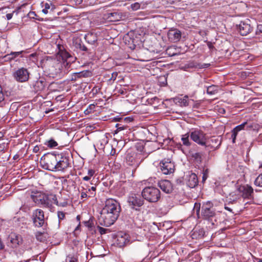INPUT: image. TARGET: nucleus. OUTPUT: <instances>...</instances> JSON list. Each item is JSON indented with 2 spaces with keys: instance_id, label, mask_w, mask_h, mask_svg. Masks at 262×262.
I'll use <instances>...</instances> for the list:
<instances>
[{
  "instance_id": "26",
  "label": "nucleus",
  "mask_w": 262,
  "mask_h": 262,
  "mask_svg": "<svg viewBox=\"0 0 262 262\" xmlns=\"http://www.w3.org/2000/svg\"><path fill=\"white\" fill-rule=\"evenodd\" d=\"M188 157L191 158L192 160L195 161L198 163L201 162V156L198 152H193L192 151H189L187 154Z\"/></svg>"
},
{
  "instance_id": "20",
  "label": "nucleus",
  "mask_w": 262,
  "mask_h": 262,
  "mask_svg": "<svg viewBox=\"0 0 262 262\" xmlns=\"http://www.w3.org/2000/svg\"><path fill=\"white\" fill-rule=\"evenodd\" d=\"M158 186L166 193H170L173 189L171 183L167 180H163L159 181Z\"/></svg>"
},
{
  "instance_id": "54",
  "label": "nucleus",
  "mask_w": 262,
  "mask_h": 262,
  "mask_svg": "<svg viewBox=\"0 0 262 262\" xmlns=\"http://www.w3.org/2000/svg\"><path fill=\"white\" fill-rule=\"evenodd\" d=\"M4 245L3 244L1 240V238H0V250H3L4 248Z\"/></svg>"
},
{
  "instance_id": "15",
  "label": "nucleus",
  "mask_w": 262,
  "mask_h": 262,
  "mask_svg": "<svg viewBox=\"0 0 262 262\" xmlns=\"http://www.w3.org/2000/svg\"><path fill=\"white\" fill-rule=\"evenodd\" d=\"M106 16L109 21L116 22L126 19L128 16V13L117 11L108 13L106 15Z\"/></svg>"
},
{
  "instance_id": "35",
  "label": "nucleus",
  "mask_w": 262,
  "mask_h": 262,
  "mask_svg": "<svg viewBox=\"0 0 262 262\" xmlns=\"http://www.w3.org/2000/svg\"><path fill=\"white\" fill-rule=\"evenodd\" d=\"M48 147H54L58 145V143L53 139H50L45 143Z\"/></svg>"
},
{
  "instance_id": "12",
  "label": "nucleus",
  "mask_w": 262,
  "mask_h": 262,
  "mask_svg": "<svg viewBox=\"0 0 262 262\" xmlns=\"http://www.w3.org/2000/svg\"><path fill=\"white\" fill-rule=\"evenodd\" d=\"M127 202L132 208L137 210V208L143 205L144 201L139 195L132 194L128 197Z\"/></svg>"
},
{
  "instance_id": "57",
  "label": "nucleus",
  "mask_w": 262,
  "mask_h": 262,
  "mask_svg": "<svg viewBox=\"0 0 262 262\" xmlns=\"http://www.w3.org/2000/svg\"><path fill=\"white\" fill-rule=\"evenodd\" d=\"M114 120L116 121H122L123 120V118L121 117H116L114 118Z\"/></svg>"
},
{
  "instance_id": "45",
  "label": "nucleus",
  "mask_w": 262,
  "mask_h": 262,
  "mask_svg": "<svg viewBox=\"0 0 262 262\" xmlns=\"http://www.w3.org/2000/svg\"><path fill=\"white\" fill-rule=\"evenodd\" d=\"M208 172H209L208 169H206L205 171H204L203 176L202 177L203 181H205L207 179Z\"/></svg>"
},
{
  "instance_id": "62",
  "label": "nucleus",
  "mask_w": 262,
  "mask_h": 262,
  "mask_svg": "<svg viewBox=\"0 0 262 262\" xmlns=\"http://www.w3.org/2000/svg\"><path fill=\"white\" fill-rule=\"evenodd\" d=\"M91 190H93V191H95V190H96V187H94V186H92L91 188H89V189H88V191H91Z\"/></svg>"
},
{
  "instance_id": "64",
  "label": "nucleus",
  "mask_w": 262,
  "mask_h": 262,
  "mask_svg": "<svg viewBox=\"0 0 262 262\" xmlns=\"http://www.w3.org/2000/svg\"><path fill=\"white\" fill-rule=\"evenodd\" d=\"M67 203L63 202V203L60 204V205L62 206V207H64V206H66L67 205Z\"/></svg>"
},
{
  "instance_id": "2",
  "label": "nucleus",
  "mask_w": 262,
  "mask_h": 262,
  "mask_svg": "<svg viewBox=\"0 0 262 262\" xmlns=\"http://www.w3.org/2000/svg\"><path fill=\"white\" fill-rule=\"evenodd\" d=\"M253 192L252 188L248 185L239 186L234 191L229 194L227 201L229 204L239 203L242 198L249 199Z\"/></svg>"
},
{
  "instance_id": "3",
  "label": "nucleus",
  "mask_w": 262,
  "mask_h": 262,
  "mask_svg": "<svg viewBox=\"0 0 262 262\" xmlns=\"http://www.w3.org/2000/svg\"><path fill=\"white\" fill-rule=\"evenodd\" d=\"M42 67L50 76L54 77L60 72L61 64L56 58L47 57L42 61Z\"/></svg>"
},
{
  "instance_id": "16",
  "label": "nucleus",
  "mask_w": 262,
  "mask_h": 262,
  "mask_svg": "<svg viewBox=\"0 0 262 262\" xmlns=\"http://www.w3.org/2000/svg\"><path fill=\"white\" fill-rule=\"evenodd\" d=\"M167 36L170 41L177 42L181 38L182 33L177 29H171L167 33Z\"/></svg>"
},
{
  "instance_id": "8",
  "label": "nucleus",
  "mask_w": 262,
  "mask_h": 262,
  "mask_svg": "<svg viewBox=\"0 0 262 262\" xmlns=\"http://www.w3.org/2000/svg\"><path fill=\"white\" fill-rule=\"evenodd\" d=\"M29 75L30 73L27 69L21 68L13 72L12 76L16 81L25 82L28 80Z\"/></svg>"
},
{
  "instance_id": "37",
  "label": "nucleus",
  "mask_w": 262,
  "mask_h": 262,
  "mask_svg": "<svg viewBox=\"0 0 262 262\" xmlns=\"http://www.w3.org/2000/svg\"><path fill=\"white\" fill-rule=\"evenodd\" d=\"M71 55L67 51H64L61 52V57L66 61L69 59Z\"/></svg>"
},
{
  "instance_id": "14",
  "label": "nucleus",
  "mask_w": 262,
  "mask_h": 262,
  "mask_svg": "<svg viewBox=\"0 0 262 262\" xmlns=\"http://www.w3.org/2000/svg\"><path fill=\"white\" fill-rule=\"evenodd\" d=\"M9 246L16 248L23 244V238L20 235L15 233H11L8 236Z\"/></svg>"
},
{
  "instance_id": "55",
  "label": "nucleus",
  "mask_w": 262,
  "mask_h": 262,
  "mask_svg": "<svg viewBox=\"0 0 262 262\" xmlns=\"http://www.w3.org/2000/svg\"><path fill=\"white\" fill-rule=\"evenodd\" d=\"M207 46L210 49H212L214 47L211 42H208Z\"/></svg>"
},
{
  "instance_id": "61",
  "label": "nucleus",
  "mask_w": 262,
  "mask_h": 262,
  "mask_svg": "<svg viewBox=\"0 0 262 262\" xmlns=\"http://www.w3.org/2000/svg\"><path fill=\"white\" fill-rule=\"evenodd\" d=\"M189 149V148H181V149L182 150V151L184 153H186V152H187Z\"/></svg>"
},
{
  "instance_id": "36",
  "label": "nucleus",
  "mask_w": 262,
  "mask_h": 262,
  "mask_svg": "<svg viewBox=\"0 0 262 262\" xmlns=\"http://www.w3.org/2000/svg\"><path fill=\"white\" fill-rule=\"evenodd\" d=\"M254 184L257 186L262 187V173L256 178L254 181Z\"/></svg>"
},
{
  "instance_id": "4",
  "label": "nucleus",
  "mask_w": 262,
  "mask_h": 262,
  "mask_svg": "<svg viewBox=\"0 0 262 262\" xmlns=\"http://www.w3.org/2000/svg\"><path fill=\"white\" fill-rule=\"evenodd\" d=\"M57 154L48 153L45 155L41 159L40 164L42 167L47 170L55 171L57 166Z\"/></svg>"
},
{
  "instance_id": "38",
  "label": "nucleus",
  "mask_w": 262,
  "mask_h": 262,
  "mask_svg": "<svg viewBox=\"0 0 262 262\" xmlns=\"http://www.w3.org/2000/svg\"><path fill=\"white\" fill-rule=\"evenodd\" d=\"M116 127L117 128L116 130L115 131V134H117L119 132L122 130L126 128V126L123 125L121 124L117 123L116 124Z\"/></svg>"
},
{
  "instance_id": "43",
  "label": "nucleus",
  "mask_w": 262,
  "mask_h": 262,
  "mask_svg": "<svg viewBox=\"0 0 262 262\" xmlns=\"http://www.w3.org/2000/svg\"><path fill=\"white\" fill-rule=\"evenodd\" d=\"M98 231H99V233L101 235L104 234H105L106 233L107 229H105V228H104L103 227L98 226Z\"/></svg>"
},
{
  "instance_id": "28",
  "label": "nucleus",
  "mask_w": 262,
  "mask_h": 262,
  "mask_svg": "<svg viewBox=\"0 0 262 262\" xmlns=\"http://www.w3.org/2000/svg\"><path fill=\"white\" fill-rule=\"evenodd\" d=\"M85 39L87 40L88 43L90 44H94L97 41V36L94 34L91 33L85 35Z\"/></svg>"
},
{
  "instance_id": "22",
  "label": "nucleus",
  "mask_w": 262,
  "mask_h": 262,
  "mask_svg": "<svg viewBox=\"0 0 262 262\" xmlns=\"http://www.w3.org/2000/svg\"><path fill=\"white\" fill-rule=\"evenodd\" d=\"M135 225L138 228L137 231L142 235H145L147 230L148 229V226L146 222H141L140 220L136 219L134 221Z\"/></svg>"
},
{
  "instance_id": "34",
  "label": "nucleus",
  "mask_w": 262,
  "mask_h": 262,
  "mask_svg": "<svg viewBox=\"0 0 262 262\" xmlns=\"http://www.w3.org/2000/svg\"><path fill=\"white\" fill-rule=\"evenodd\" d=\"M42 7H44V8L42 9V12L45 14H47L48 13V10H49L51 8V3H42Z\"/></svg>"
},
{
  "instance_id": "31",
  "label": "nucleus",
  "mask_w": 262,
  "mask_h": 262,
  "mask_svg": "<svg viewBox=\"0 0 262 262\" xmlns=\"http://www.w3.org/2000/svg\"><path fill=\"white\" fill-rule=\"evenodd\" d=\"M64 262H79L76 255L73 254L68 255L65 259Z\"/></svg>"
},
{
  "instance_id": "53",
  "label": "nucleus",
  "mask_w": 262,
  "mask_h": 262,
  "mask_svg": "<svg viewBox=\"0 0 262 262\" xmlns=\"http://www.w3.org/2000/svg\"><path fill=\"white\" fill-rule=\"evenodd\" d=\"M20 156H21V155H19V152H18V154H16V155H15L14 156V157H13V159H14V160H17V159H18L19 158V157H20Z\"/></svg>"
},
{
  "instance_id": "13",
  "label": "nucleus",
  "mask_w": 262,
  "mask_h": 262,
  "mask_svg": "<svg viewBox=\"0 0 262 262\" xmlns=\"http://www.w3.org/2000/svg\"><path fill=\"white\" fill-rule=\"evenodd\" d=\"M202 214L205 219L212 217L215 215V210L213 208L212 202L207 201L203 204Z\"/></svg>"
},
{
  "instance_id": "1",
  "label": "nucleus",
  "mask_w": 262,
  "mask_h": 262,
  "mask_svg": "<svg viewBox=\"0 0 262 262\" xmlns=\"http://www.w3.org/2000/svg\"><path fill=\"white\" fill-rule=\"evenodd\" d=\"M120 211V207L117 201L112 199L106 200L98 216L99 223L102 226H111L117 220Z\"/></svg>"
},
{
  "instance_id": "18",
  "label": "nucleus",
  "mask_w": 262,
  "mask_h": 262,
  "mask_svg": "<svg viewBox=\"0 0 262 262\" xmlns=\"http://www.w3.org/2000/svg\"><path fill=\"white\" fill-rule=\"evenodd\" d=\"M129 235L123 232L118 233L117 235L116 243L120 247H123L129 243Z\"/></svg>"
},
{
  "instance_id": "33",
  "label": "nucleus",
  "mask_w": 262,
  "mask_h": 262,
  "mask_svg": "<svg viewBox=\"0 0 262 262\" xmlns=\"http://www.w3.org/2000/svg\"><path fill=\"white\" fill-rule=\"evenodd\" d=\"M23 51L19 52H12L9 54H8L6 56L9 59H14L15 57L18 56L22 53Z\"/></svg>"
},
{
  "instance_id": "27",
  "label": "nucleus",
  "mask_w": 262,
  "mask_h": 262,
  "mask_svg": "<svg viewBox=\"0 0 262 262\" xmlns=\"http://www.w3.org/2000/svg\"><path fill=\"white\" fill-rule=\"evenodd\" d=\"M145 56L144 58L143 59L145 61H149L154 59L156 58V56H155V52L154 51H150L148 50H145Z\"/></svg>"
},
{
  "instance_id": "42",
  "label": "nucleus",
  "mask_w": 262,
  "mask_h": 262,
  "mask_svg": "<svg viewBox=\"0 0 262 262\" xmlns=\"http://www.w3.org/2000/svg\"><path fill=\"white\" fill-rule=\"evenodd\" d=\"M76 59V57L71 55L70 57L69 58V59L66 61L67 65L68 66L70 63L75 62Z\"/></svg>"
},
{
  "instance_id": "50",
  "label": "nucleus",
  "mask_w": 262,
  "mask_h": 262,
  "mask_svg": "<svg viewBox=\"0 0 262 262\" xmlns=\"http://www.w3.org/2000/svg\"><path fill=\"white\" fill-rule=\"evenodd\" d=\"M95 173V170L91 169L88 170V174L89 176H90V178H91L92 177H93Z\"/></svg>"
},
{
  "instance_id": "5",
  "label": "nucleus",
  "mask_w": 262,
  "mask_h": 262,
  "mask_svg": "<svg viewBox=\"0 0 262 262\" xmlns=\"http://www.w3.org/2000/svg\"><path fill=\"white\" fill-rule=\"evenodd\" d=\"M144 148H136L135 151H127V156L126 157L127 162L129 165H132L138 164L140 160L147 157V154H144L143 149Z\"/></svg>"
},
{
  "instance_id": "17",
  "label": "nucleus",
  "mask_w": 262,
  "mask_h": 262,
  "mask_svg": "<svg viewBox=\"0 0 262 262\" xmlns=\"http://www.w3.org/2000/svg\"><path fill=\"white\" fill-rule=\"evenodd\" d=\"M237 29L241 35L246 36L251 31L252 27L247 22L241 21L240 24L237 25Z\"/></svg>"
},
{
  "instance_id": "32",
  "label": "nucleus",
  "mask_w": 262,
  "mask_h": 262,
  "mask_svg": "<svg viewBox=\"0 0 262 262\" xmlns=\"http://www.w3.org/2000/svg\"><path fill=\"white\" fill-rule=\"evenodd\" d=\"M217 88L216 86L212 85L208 86L207 89V93L210 95H213L217 92Z\"/></svg>"
},
{
  "instance_id": "40",
  "label": "nucleus",
  "mask_w": 262,
  "mask_h": 262,
  "mask_svg": "<svg viewBox=\"0 0 262 262\" xmlns=\"http://www.w3.org/2000/svg\"><path fill=\"white\" fill-rule=\"evenodd\" d=\"M20 9V8H18L16 10L13 11L12 13L7 14L6 15V18L7 19V20L11 19L12 18L14 13H15L16 15H17Z\"/></svg>"
},
{
  "instance_id": "23",
  "label": "nucleus",
  "mask_w": 262,
  "mask_h": 262,
  "mask_svg": "<svg viewBox=\"0 0 262 262\" xmlns=\"http://www.w3.org/2000/svg\"><path fill=\"white\" fill-rule=\"evenodd\" d=\"M186 183L190 188L195 187L198 184V179L194 173H191L186 176Z\"/></svg>"
},
{
  "instance_id": "6",
  "label": "nucleus",
  "mask_w": 262,
  "mask_h": 262,
  "mask_svg": "<svg viewBox=\"0 0 262 262\" xmlns=\"http://www.w3.org/2000/svg\"><path fill=\"white\" fill-rule=\"evenodd\" d=\"M142 195L148 202H157L160 198V191L155 187H146L142 190Z\"/></svg>"
},
{
  "instance_id": "19",
  "label": "nucleus",
  "mask_w": 262,
  "mask_h": 262,
  "mask_svg": "<svg viewBox=\"0 0 262 262\" xmlns=\"http://www.w3.org/2000/svg\"><path fill=\"white\" fill-rule=\"evenodd\" d=\"M47 85L46 79L42 77H39L33 84L34 91L36 92L42 91Z\"/></svg>"
},
{
  "instance_id": "46",
  "label": "nucleus",
  "mask_w": 262,
  "mask_h": 262,
  "mask_svg": "<svg viewBox=\"0 0 262 262\" xmlns=\"http://www.w3.org/2000/svg\"><path fill=\"white\" fill-rule=\"evenodd\" d=\"M194 209H196V214L199 215L200 209V204L195 203L194 204Z\"/></svg>"
},
{
  "instance_id": "9",
  "label": "nucleus",
  "mask_w": 262,
  "mask_h": 262,
  "mask_svg": "<svg viewBox=\"0 0 262 262\" xmlns=\"http://www.w3.org/2000/svg\"><path fill=\"white\" fill-rule=\"evenodd\" d=\"M32 219L36 227H42L45 224L44 212L41 209H37L34 210L32 212Z\"/></svg>"
},
{
  "instance_id": "29",
  "label": "nucleus",
  "mask_w": 262,
  "mask_h": 262,
  "mask_svg": "<svg viewBox=\"0 0 262 262\" xmlns=\"http://www.w3.org/2000/svg\"><path fill=\"white\" fill-rule=\"evenodd\" d=\"M255 38L262 42V25H258L255 33Z\"/></svg>"
},
{
  "instance_id": "58",
  "label": "nucleus",
  "mask_w": 262,
  "mask_h": 262,
  "mask_svg": "<svg viewBox=\"0 0 262 262\" xmlns=\"http://www.w3.org/2000/svg\"><path fill=\"white\" fill-rule=\"evenodd\" d=\"M116 153V151H115V148H112L111 149V151L110 152V154L111 155H114Z\"/></svg>"
},
{
  "instance_id": "25",
  "label": "nucleus",
  "mask_w": 262,
  "mask_h": 262,
  "mask_svg": "<svg viewBox=\"0 0 262 262\" xmlns=\"http://www.w3.org/2000/svg\"><path fill=\"white\" fill-rule=\"evenodd\" d=\"M73 44L76 49H79L82 51H84L89 54L91 53L90 51V50H89L87 47L83 43L81 39L78 38H76L73 41Z\"/></svg>"
},
{
  "instance_id": "56",
  "label": "nucleus",
  "mask_w": 262,
  "mask_h": 262,
  "mask_svg": "<svg viewBox=\"0 0 262 262\" xmlns=\"http://www.w3.org/2000/svg\"><path fill=\"white\" fill-rule=\"evenodd\" d=\"M91 178L89 176H85L83 178V180L86 181H88L91 179Z\"/></svg>"
},
{
  "instance_id": "30",
  "label": "nucleus",
  "mask_w": 262,
  "mask_h": 262,
  "mask_svg": "<svg viewBox=\"0 0 262 262\" xmlns=\"http://www.w3.org/2000/svg\"><path fill=\"white\" fill-rule=\"evenodd\" d=\"M190 134L187 133L182 136V141L184 145L188 146L190 145V143L189 140Z\"/></svg>"
},
{
  "instance_id": "24",
  "label": "nucleus",
  "mask_w": 262,
  "mask_h": 262,
  "mask_svg": "<svg viewBox=\"0 0 262 262\" xmlns=\"http://www.w3.org/2000/svg\"><path fill=\"white\" fill-rule=\"evenodd\" d=\"M92 72L89 70L83 71L80 72L74 73L71 75V81H76L81 78L90 77Z\"/></svg>"
},
{
  "instance_id": "60",
  "label": "nucleus",
  "mask_w": 262,
  "mask_h": 262,
  "mask_svg": "<svg viewBox=\"0 0 262 262\" xmlns=\"http://www.w3.org/2000/svg\"><path fill=\"white\" fill-rule=\"evenodd\" d=\"M210 66L209 63H205L203 66H202L201 67L203 68H208Z\"/></svg>"
},
{
  "instance_id": "51",
  "label": "nucleus",
  "mask_w": 262,
  "mask_h": 262,
  "mask_svg": "<svg viewBox=\"0 0 262 262\" xmlns=\"http://www.w3.org/2000/svg\"><path fill=\"white\" fill-rule=\"evenodd\" d=\"M122 121H124V122H130L133 121V118L127 117L123 118Z\"/></svg>"
},
{
  "instance_id": "10",
  "label": "nucleus",
  "mask_w": 262,
  "mask_h": 262,
  "mask_svg": "<svg viewBox=\"0 0 262 262\" xmlns=\"http://www.w3.org/2000/svg\"><path fill=\"white\" fill-rule=\"evenodd\" d=\"M57 166L55 171H62L70 165L69 158L63 154H57Z\"/></svg>"
},
{
  "instance_id": "44",
  "label": "nucleus",
  "mask_w": 262,
  "mask_h": 262,
  "mask_svg": "<svg viewBox=\"0 0 262 262\" xmlns=\"http://www.w3.org/2000/svg\"><path fill=\"white\" fill-rule=\"evenodd\" d=\"M36 238L40 242H43L45 239V237H43V235L41 233L36 234Z\"/></svg>"
},
{
  "instance_id": "63",
  "label": "nucleus",
  "mask_w": 262,
  "mask_h": 262,
  "mask_svg": "<svg viewBox=\"0 0 262 262\" xmlns=\"http://www.w3.org/2000/svg\"><path fill=\"white\" fill-rule=\"evenodd\" d=\"M225 209L226 210H227L229 211H231V212L232 211V210L231 209V208L228 207H227V206H226V205L225 206Z\"/></svg>"
},
{
  "instance_id": "49",
  "label": "nucleus",
  "mask_w": 262,
  "mask_h": 262,
  "mask_svg": "<svg viewBox=\"0 0 262 262\" xmlns=\"http://www.w3.org/2000/svg\"><path fill=\"white\" fill-rule=\"evenodd\" d=\"M28 16L29 17L31 18H35V17L36 16L35 13L33 11H30L28 14Z\"/></svg>"
},
{
  "instance_id": "39",
  "label": "nucleus",
  "mask_w": 262,
  "mask_h": 262,
  "mask_svg": "<svg viewBox=\"0 0 262 262\" xmlns=\"http://www.w3.org/2000/svg\"><path fill=\"white\" fill-rule=\"evenodd\" d=\"M141 5L139 3L136 2L131 4L130 8L133 11H137L140 8Z\"/></svg>"
},
{
  "instance_id": "52",
  "label": "nucleus",
  "mask_w": 262,
  "mask_h": 262,
  "mask_svg": "<svg viewBox=\"0 0 262 262\" xmlns=\"http://www.w3.org/2000/svg\"><path fill=\"white\" fill-rule=\"evenodd\" d=\"M87 192H88V191H82L81 192V199H85V198H87V196H88Z\"/></svg>"
},
{
  "instance_id": "47",
  "label": "nucleus",
  "mask_w": 262,
  "mask_h": 262,
  "mask_svg": "<svg viewBox=\"0 0 262 262\" xmlns=\"http://www.w3.org/2000/svg\"><path fill=\"white\" fill-rule=\"evenodd\" d=\"M32 197L34 199V202H35L36 203L41 202V203H42L45 202L44 200H42L41 199L38 198V197L37 196H32Z\"/></svg>"
},
{
  "instance_id": "41",
  "label": "nucleus",
  "mask_w": 262,
  "mask_h": 262,
  "mask_svg": "<svg viewBox=\"0 0 262 262\" xmlns=\"http://www.w3.org/2000/svg\"><path fill=\"white\" fill-rule=\"evenodd\" d=\"M57 216L59 223H60L61 220H63L65 218V213L62 211H58Z\"/></svg>"
},
{
  "instance_id": "7",
  "label": "nucleus",
  "mask_w": 262,
  "mask_h": 262,
  "mask_svg": "<svg viewBox=\"0 0 262 262\" xmlns=\"http://www.w3.org/2000/svg\"><path fill=\"white\" fill-rule=\"evenodd\" d=\"M190 137L192 140L198 144L204 146L206 141V134L201 130L194 129L190 132Z\"/></svg>"
},
{
  "instance_id": "11",
  "label": "nucleus",
  "mask_w": 262,
  "mask_h": 262,
  "mask_svg": "<svg viewBox=\"0 0 262 262\" xmlns=\"http://www.w3.org/2000/svg\"><path fill=\"white\" fill-rule=\"evenodd\" d=\"M160 167L162 173L164 174H169L174 171V165L169 159H165L160 162Z\"/></svg>"
},
{
  "instance_id": "21",
  "label": "nucleus",
  "mask_w": 262,
  "mask_h": 262,
  "mask_svg": "<svg viewBox=\"0 0 262 262\" xmlns=\"http://www.w3.org/2000/svg\"><path fill=\"white\" fill-rule=\"evenodd\" d=\"M246 127V129H248L249 128H251L253 127V125H248V123L247 122H245L243 123L242 124L236 126L235 128H234L232 131V136L231 138L232 139V141L233 142H235V140L236 138V137L237 135V133L238 132L245 129V127Z\"/></svg>"
},
{
  "instance_id": "48",
  "label": "nucleus",
  "mask_w": 262,
  "mask_h": 262,
  "mask_svg": "<svg viewBox=\"0 0 262 262\" xmlns=\"http://www.w3.org/2000/svg\"><path fill=\"white\" fill-rule=\"evenodd\" d=\"M118 76V73L117 72H113L112 74V76L110 78V80L114 81L116 80L117 77Z\"/></svg>"
},
{
  "instance_id": "59",
  "label": "nucleus",
  "mask_w": 262,
  "mask_h": 262,
  "mask_svg": "<svg viewBox=\"0 0 262 262\" xmlns=\"http://www.w3.org/2000/svg\"><path fill=\"white\" fill-rule=\"evenodd\" d=\"M163 79V80H164V81H163V82H162L163 84V85L166 84V83H167V80H166V78H165L164 77H161V78H160V79Z\"/></svg>"
}]
</instances>
